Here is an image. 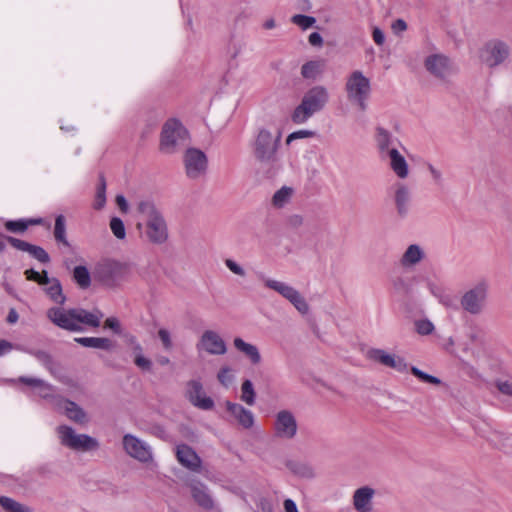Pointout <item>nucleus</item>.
I'll return each instance as SVG.
<instances>
[{"label": "nucleus", "mask_w": 512, "mask_h": 512, "mask_svg": "<svg viewBox=\"0 0 512 512\" xmlns=\"http://www.w3.org/2000/svg\"><path fill=\"white\" fill-rule=\"evenodd\" d=\"M425 258L423 248L417 244H411L407 247L400 258V264L404 268H411L419 264Z\"/></svg>", "instance_id": "cd10ccee"}, {"label": "nucleus", "mask_w": 512, "mask_h": 512, "mask_svg": "<svg viewBox=\"0 0 512 512\" xmlns=\"http://www.w3.org/2000/svg\"><path fill=\"white\" fill-rule=\"evenodd\" d=\"M186 399L196 408L209 411L214 408V401L207 396L200 380L192 379L186 383Z\"/></svg>", "instance_id": "2eb2a0df"}, {"label": "nucleus", "mask_w": 512, "mask_h": 512, "mask_svg": "<svg viewBox=\"0 0 512 512\" xmlns=\"http://www.w3.org/2000/svg\"><path fill=\"white\" fill-rule=\"evenodd\" d=\"M184 166L190 179H198L206 173L208 160L203 151L189 148L184 154Z\"/></svg>", "instance_id": "4468645a"}, {"label": "nucleus", "mask_w": 512, "mask_h": 512, "mask_svg": "<svg viewBox=\"0 0 512 512\" xmlns=\"http://www.w3.org/2000/svg\"><path fill=\"white\" fill-rule=\"evenodd\" d=\"M46 315L54 325L71 332H82L84 326L99 327L103 318L100 310L87 311L83 308L52 307L47 310Z\"/></svg>", "instance_id": "f03ea898"}, {"label": "nucleus", "mask_w": 512, "mask_h": 512, "mask_svg": "<svg viewBox=\"0 0 512 512\" xmlns=\"http://www.w3.org/2000/svg\"><path fill=\"white\" fill-rule=\"evenodd\" d=\"M308 40L312 46H321L323 44V38L318 32L311 33Z\"/></svg>", "instance_id": "69168bd1"}, {"label": "nucleus", "mask_w": 512, "mask_h": 512, "mask_svg": "<svg viewBox=\"0 0 512 512\" xmlns=\"http://www.w3.org/2000/svg\"><path fill=\"white\" fill-rule=\"evenodd\" d=\"M75 342L88 347L109 351L114 347V343L109 338L105 337H76Z\"/></svg>", "instance_id": "7c9ffc66"}, {"label": "nucleus", "mask_w": 512, "mask_h": 512, "mask_svg": "<svg viewBox=\"0 0 512 512\" xmlns=\"http://www.w3.org/2000/svg\"><path fill=\"white\" fill-rule=\"evenodd\" d=\"M281 138V131L273 133L267 128H260L251 142L254 160L270 176L275 175L281 168L279 155Z\"/></svg>", "instance_id": "f257e3e1"}, {"label": "nucleus", "mask_w": 512, "mask_h": 512, "mask_svg": "<svg viewBox=\"0 0 512 512\" xmlns=\"http://www.w3.org/2000/svg\"><path fill=\"white\" fill-rule=\"evenodd\" d=\"M285 512H299L296 503L292 499H286L284 501Z\"/></svg>", "instance_id": "774afa93"}, {"label": "nucleus", "mask_w": 512, "mask_h": 512, "mask_svg": "<svg viewBox=\"0 0 512 512\" xmlns=\"http://www.w3.org/2000/svg\"><path fill=\"white\" fill-rule=\"evenodd\" d=\"M345 91L349 102L357 105L361 111L367 109V101L371 93V83L362 71L355 70L350 73L345 83Z\"/></svg>", "instance_id": "423d86ee"}, {"label": "nucleus", "mask_w": 512, "mask_h": 512, "mask_svg": "<svg viewBox=\"0 0 512 512\" xmlns=\"http://www.w3.org/2000/svg\"><path fill=\"white\" fill-rule=\"evenodd\" d=\"M57 433L62 445L73 450H93L98 448V441L86 434H77L73 428L66 425H60Z\"/></svg>", "instance_id": "9b49d317"}, {"label": "nucleus", "mask_w": 512, "mask_h": 512, "mask_svg": "<svg viewBox=\"0 0 512 512\" xmlns=\"http://www.w3.org/2000/svg\"><path fill=\"white\" fill-rule=\"evenodd\" d=\"M510 52L508 43L500 39H491L481 47L479 58L487 67L494 68L508 60Z\"/></svg>", "instance_id": "1a4fd4ad"}, {"label": "nucleus", "mask_w": 512, "mask_h": 512, "mask_svg": "<svg viewBox=\"0 0 512 512\" xmlns=\"http://www.w3.org/2000/svg\"><path fill=\"white\" fill-rule=\"evenodd\" d=\"M374 489L364 486L357 489L353 495V505L358 512H370L372 510V499L374 497Z\"/></svg>", "instance_id": "393cba45"}, {"label": "nucleus", "mask_w": 512, "mask_h": 512, "mask_svg": "<svg viewBox=\"0 0 512 512\" xmlns=\"http://www.w3.org/2000/svg\"><path fill=\"white\" fill-rule=\"evenodd\" d=\"M25 276L27 280L35 281L38 284L41 285V281L44 279V271L42 273H39L35 271L34 269H28L25 271Z\"/></svg>", "instance_id": "13d9d810"}, {"label": "nucleus", "mask_w": 512, "mask_h": 512, "mask_svg": "<svg viewBox=\"0 0 512 512\" xmlns=\"http://www.w3.org/2000/svg\"><path fill=\"white\" fill-rule=\"evenodd\" d=\"M416 330L420 335H429L434 330V325L427 319L418 320L415 323Z\"/></svg>", "instance_id": "09e8293b"}, {"label": "nucleus", "mask_w": 512, "mask_h": 512, "mask_svg": "<svg viewBox=\"0 0 512 512\" xmlns=\"http://www.w3.org/2000/svg\"><path fill=\"white\" fill-rule=\"evenodd\" d=\"M495 386L501 394L512 397V380L497 379Z\"/></svg>", "instance_id": "49530a36"}, {"label": "nucleus", "mask_w": 512, "mask_h": 512, "mask_svg": "<svg viewBox=\"0 0 512 512\" xmlns=\"http://www.w3.org/2000/svg\"><path fill=\"white\" fill-rule=\"evenodd\" d=\"M21 351L27 352L30 355L34 356L49 371L53 370L54 360L48 352H46L44 350H34V349H24V348H21Z\"/></svg>", "instance_id": "c9c22d12"}, {"label": "nucleus", "mask_w": 512, "mask_h": 512, "mask_svg": "<svg viewBox=\"0 0 512 512\" xmlns=\"http://www.w3.org/2000/svg\"><path fill=\"white\" fill-rule=\"evenodd\" d=\"M0 506L6 512H32V509L8 496L0 497Z\"/></svg>", "instance_id": "72a5a7b5"}, {"label": "nucleus", "mask_w": 512, "mask_h": 512, "mask_svg": "<svg viewBox=\"0 0 512 512\" xmlns=\"http://www.w3.org/2000/svg\"><path fill=\"white\" fill-rule=\"evenodd\" d=\"M41 285H46V294L56 304L63 305L66 301V297L63 294L61 283L56 278H49L47 271L44 270V279L41 281Z\"/></svg>", "instance_id": "bb28decb"}, {"label": "nucleus", "mask_w": 512, "mask_h": 512, "mask_svg": "<svg viewBox=\"0 0 512 512\" xmlns=\"http://www.w3.org/2000/svg\"><path fill=\"white\" fill-rule=\"evenodd\" d=\"M326 69L325 59L307 61L301 67V76L307 80H316Z\"/></svg>", "instance_id": "c85d7f7f"}, {"label": "nucleus", "mask_w": 512, "mask_h": 512, "mask_svg": "<svg viewBox=\"0 0 512 512\" xmlns=\"http://www.w3.org/2000/svg\"><path fill=\"white\" fill-rule=\"evenodd\" d=\"M106 203V182L103 175L99 177V184L97 186V191L94 200V208L96 210H100L105 206Z\"/></svg>", "instance_id": "a19ab883"}, {"label": "nucleus", "mask_w": 512, "mask_h": 512, "mask_svg": "<svg viewBox=\"0 0 512 512\" xmlns=\"http://www.w3.org/2000/svg\"><path fill=\"white\" fill-rule=\"evenodd\" d=\"M191 495L194 501L205 510H212L215 508V502L209 493L207 486L202 483H195L191 485Z\"/></svg>", "instance_id": "a878e982"}, {"label": "nucleus", "mask_w": 512, "mask_h": 512, "mask_svg": "<svg viewBox=\"0 0 512 512\" xmlns=\"http://www.w3.org/2000/svg\"><path fill=\"white\" fill-rule=\"evenodd\" d=\"M393 355L394 354H389L383 349H376V348L369 349L366 353V357L369 360L380 363L386 367L388 366Z\"/></svg>", "instance_id": "4c0bfd02"}, {"label": "nucleus", "mask_w": 512, "mask_h": 512, "mask_svg": "<svg viewBox=\"0 0 512 512\" xmlns=\"http://www.w3.org/2000/svg\"><path fill=\"white\" fill-rule=\"evenodd\" d=\"M136 229L143 231L148 241L162 244L168 238V229L162 213L150 200H141L136 205Z\"/></svg>", "instance_id": "7ed1b4c3"}, {"label": "nucleus", "mask_w": 512, "mask_h": 512, "mask_svg": "<svg viewBox=\"0 0 512 512\" xmlns=\"http://www.w3.org/2000/svg\"><path fill=\"white\" fill-rule=\"evenodd\" d=\"M157 336L161 341L162 347L165 351H171L174 347L172 341V335L170 331L166 328H160L157 332Z\"/></svg>", "instance_id": "c03bdc74"}, {"label": "nucleus", "mask_w": 512, "mask_h": 512, "mask_svg": "<svg viewBox=\"0 0 512 512\" xmlns=\"http://www.w3.org/2000/svg\"><path fill=\"white\" fill-rule=\"evenodd\" d=\"M392 190L397 214L400 217L407 216L412 200L411 189L402 182H396L392 186Z\"/></svg>", "instance_id": "a211bd4d"}, {"label": "nucleus", "mask_w": 512, "mask_h": 512, "mask_svg": "<svg viewBox=\"0 0 512 512\" xmlns=\"http://www.w3.org/2000/svg\"><path fill=\"white\" fill-rule=\"evenodd\" d=\"M314 136V132L310 130H298L289 134L286 138V144L290 145L294 140L311 138Z\"/></svg>", "instance_id": "3c124183"}, {"label": "nucleus", "mask_w": 512, "mask_h": 512, "mask_svg": "<svg viewBox=\"0 0 512 512\" xmlns=\"http://www.w3.org/2000/svg\"><path fill=\"white\" fill-rule=\"evenodd\" d=\"M123 447L130 457L139 462L147 463L153 460L151 447L145 441L132 434L123 436Z\"/></svg>", "instance_id": "dca6fc26"}, {"label": "nucleus", "mask_w": 512, "mask_h": 512, "mask_svg": "<svg viewBox=\"0 0 512 512\" xmlns=\"http://www.w3.org/2000/svg\"><path fill=\"white\" fill-rule=\"evenodd\" d=\"M411 373L417 377L419 380L425 383H430L434 385H439L441 383V380L435 376L429 375L417 367H411Z\"/></svg>", "instance_id": "a18cd8bd"}, {"label": "nucleus", "mask_w": 512, "mask_h": 512, "mask_svg": "<svg viewBox=\"0 0 512 512\" xmlns=\"http://www.w3.org/2000/svg\"><path fill=\"white\" fill-rule=\"evenodd\" d=\"M198 349H203L211 355H223L227 351L224 340L214 331H205L197 346Z\"/></svg>", "instance_id": "6ab92c4d"}, {"label": "nucleus", "mask_w": 512, "mask_h": 512, "mask_svg": "<svg viewBox=\"0 0 512 512\" xmlns=\"http://www.w3.org/2000/svg\"><path fill=\"white\" fill-rule=\"evenodd\" d=\"M375 143L380 159L384 158L399 147L404 149L400 141L391 132L382 127L376 128Z\"/></svg>", "instance_id": "f3484780"}, {"label": "nucleus", "mask_w": 512, "mask_h": 512, "mask_svg": "<svg viewBox=\"0 0 512 512\" xmlns=\"http://www.w3.org/2000/svg\"><path fill=\"white\" fill-rule=\"evenodd\" d=\"M298 430V424L294 414L289 410H281L275 415L273 433L280 440L293 439Z\"/></svg>", "instance_id": "f8f14e48"}, {"label": "nucleus", "mask_w": 512, "mask_h": 512, "mask_svg": "<svg viewBox=\"0 0 512 512\" xmlns=\"http://www.w3.org/2000/svg\"><path fill=\"white\" fill-rule=\"evenodd\" d=\"M56 405L71 421L78 424H85L87 422L86 412L77 403L68 399L58 398Z\"/></svg>", "instance_id": "5701e85b"}, {"label": "nucleus", "mask_w": 512, "mask_h": 512, "mask_svg": "<svg viewBox=\"0 0 512 512\" xmlns=\"http://www.w3.org/2000/svg\"><path fill=\"white\" fill-rule=\"evenodd\" d=\"M131 265L115 260H103L95 269V274L106 286L114 287L126 281L131 275Z\"/></svg>", "instance_id": "0eeeda50"}, {"label": "nucleus", "mask_w": 512, "mask_h": 512, "mask_svg": "<svg viewBox=\"0 0 512 512\" xmlns=\"http://www.w3.org/2000/svg\"><path fill=\"white\" fill-rule=\"evenodd\" d=\"M259 279L264 282L265 287L276 291L288 300L301 314L308 313V303L294 287L278 280L265 278L263 274L259 275Z\"/></svg>", "instance_id": "9d476101"}, {"label": "nucleus", "mask_w": 512, "mask_h": 512, "mask_svg": "<svg viewBox=\"0 0 512 512\" xmlns=\"http://www.w3.org/2000/svg\"><path fill=\"white\" fill-rule=\"evenodd\" d=\"M330 94L323 85H315L308 89L301 102L295 107L291 114V120L294 124L300 125L306 123L313 115L322 111L328 104Z\"/></svg>", "instance_id": "20e7f679"}, {"label": "nucleus", "mask_w": 512, "mask_h": 512, "mask_svg": "<svg viewBox=\"0 0 512 512\" xmlns=\"http://www.w3.org/2000/svg\"><path fill=\"white\" fill-rule=\"evenodd\" d=\"M303 217L301 215H298V214H294V215H291L289 218H288V224L289 226H291L292 228H298L300 227L302 224H303Z\"/></svg>", "instance_id": "0e129e2a"}, {"label": "nucleus", "mask_w": 512, "mask_h": 512, "mask_svg": "<svg viewBox=\"0 0 512 512\" xmlns=\"http://www.w3.org/2000/svg\"><path fill=\"white\" fill-rule=\"evenodd\" d=\"M372 38L377 45L381 46L384 44L385 36L380 28L375 27L373 29Z\"/></svg>", "instance_id": "680f3d73"}, {"label": "nucleus", "mask_w": 512, "mask_h": 512, "mask_svg": "<svg viewBox=\"0 0 512 512\" xmlns=\"http://www.w3.org/2000/svg\"><path fill=\"white\" fill-rule=\"evenodd\" d=\"M218 381L225 387H228L232 382L231 371L228 367H223L220 369L217 375Z\"/></svg>", "instance_id": "603ef678"}, {"label": "nucleus", "mask_w": 512, "mask_h": 512, "mask_svg": "<svg viewBox=\"0 0 512 512\" xmlns=\"http://www.w3.org/2000/svg\"><path fill=\"white\" fill-rule=\"evenodd\" d=\"M489 287L488 280L482 279L468 289L460 299L463 310L472 315L481 314L487 304Z\"/></svg>", "instance_id": "6e6552de"}, {"label": "nucleus", "mask_w": 512, "mask_h": 512, "mask_svg": "<svg viewBox=\"0 0 512 512\" xmlns=\"http://www.w3.org/2000/svg\"><path fill=\"white\" fill-rule=\"evenodd\" d=\"M40 220H9L5 223L7 231L12 233H23L28 229L29 224H38Z\"/></svg>", "instance_id": "58836bf2"}, {"label": "nucleus", "mask_w": 512, "mask_h": 512, "mask_svg": "<svg viewBox=\"0 0 512 512\" xmlns=\"http://www.w3.org/2000/svg\"><path fill=\"white\" fill-rule=\"evenodd\" d=\"M37 393L42 398H52L54 396V388L49 383L41 380L39 385L35 388Z\"/></svg>", "instance_id": "de8ad7c7"}, {"label": "nucleus", "mask_w": 512, "mask_h": 512, "mask_svg": "<svg viewBox=\"0 0 512 512\" xmlns=\"http://www.w3.org/2000/svg\"><path fill=\"white\" fill-rule=\"evenodd\" d=\"M427 169L430 172L433 181L436 184H441L442 180H443L442 172L439 169H437L436 167H434L432 164H428Z\"/></svg>", "instance_id": "052dcab7"}, {"label": "nucleus", "mask_w": 512, "mask_h": 512, "mask_svg": "<svg viewBox=\"0 0 512 512\" xmlns=\"http://www.w3.org/2000/svg\"><path fill=\"white\" fill-rule=\"evenodd\" d=\"M134 363L143 371H150L152 368V361L146 358L144 355H135Z\"/></svg>", "instance_id": "864d4df0"}, {"label": "nucleus", "mask_w": 512, "mask_h": 512, "mask_svg": "<svg viewBox=\"0 0 512 512\" xmlns=\"http://www.w3.org/2000/svg\"><path fill=\"white\" fill-rule=\"evenodd\" d=\"M73 279L81 289H87L91 285V276L87 267L76 266L73 270Z\"/></svg>", "instance_id": "f704fd0d"}, {"label": "nucleus", "mask_w": 512, "mask_h": 512, "mask_svg": "<svg viewBox=\"0 0 512 512\" xmlns=\"http://www.w3.org/2000/svg\"><path fill=\"white\" fill-rule=\"evenodd\" d=\"M381 160L388 164L389 168L399 179H406L409 176V165L399 149L391 152Z\"/></svg>", "instance_id": "4be33fe9"}, {"label": "nucleus", "mask_w": 512, "mask_h": 512, "mask_svg": "<svg viewBox=\"0 0 512 512\" xmlns=\"http://www.w3.org/2000/svg\"><path fill=\"white\" fill-rule=\"evenodd\" d=\"M109 227L111 229V232L117 239H125L126 229L122 219H120L119 217H112L109 223Z\"/></svg>", "instance_id": "79ce46f5"}, {"label": "nucleus", "mask_w": 512, "mask_h": 512, "mask_svg": "<svg viewBox=\"0 0 512 512\" xmlns=\"http://www.w3.org/2000/svg\"><path fill=\"white\" fill-rule=\"evenodd\" d=\"M424 66L430 74L442 81H447L450 76L456 73L454 63L444 54L427 56Z\"/></svg>", "instance_id": "ddd939ff"}, {"label": "nucleus", "mask_w": 512, "mask_h": 512, "mask_svg": "<svg viewBox=\"0 0 512 512\" xmlns=\"http://www.w3.org/2000/svg\"><path fill=\"white\" fill-rule=\"evenodd\" d=\"M291 21L303 30L312 27L316 23V19L314 17L303 14H296L292 16Z\"/></svg>", "instance_id": "37998d69"}, {"label": "nucleus", "mask_w": 512, "mask_h": 512, "mask_svg": "<svg viewBox=\"0 0 512 512\" xmlns=\"http://www.w3.org/2000/svg\"><path fill=\"white\" fill-rule=\"evenodd\" d=\"M22 347L19 345H13L7 340H0V356L10 352L13 349L21 350Z\"/></svg>", "instance_id": "bf43d9fd"}, {"label": "nucleus", "mask_w": 512, "mask_h": 512, "mask_svg": "<svg viewBox=\"0 0 512 512\" xmlns=\"http://www.w3.org/2000/svg\"><path fill=\"white\" fill-rule=\"evenodd\" d=\"M225 265L226 267L234 274L238 275V276H245V270L243 269L242 266H240L237 262H235L234 260L232 259H226L225 260Z\"/></svg>", "instance_id": "5fc2aeb1"}, {"label": "nucleus", "mask_w": 512, "mask_h": 512, "mask_svg": "<svg viewBox=\"0 0 512 512\" xmlns=\"http://www.w3.org/2000/svg\"><path fill=\"white\" fill-rule=\"evenodd\" d=\"M286 467L291 473L301 478H312L314 477V469L306 462L289 460L286 462Z\"/></svg>", "instance_id": "2f4dec72"}, {"label": "nucleus", "mask_w": 512, "mask_h": 512, "mask_svg": "<svg viewBox=\"0 0 512 512\" xmlns=\"http://www.w3.org/2000/svg\"><path fill=\"white\" fill-rule=\"evenodd\" d=\"M392 29L395 33H398V32H403L407 29V24L404 20L402 19H397L396 21H394V23L392 24Z\"/></svg>", "instance_id": "338daca9"}, {"label": "nucleus", "mask_w": 512, "mask_h": 512, "mask_svg": "<svg viewBox=\"0 0 512 512\" xmlns=\"http://www.w3.org/2000/svg\"><path fill=\"white\" fill-rule=\"evenodd\" d=\"M4 239L15 249L29 253L32 257L41 263L45 264L50 261L49 254L40 246L30 244L24 240L12 236H4Z\"/></svg>", "instance_id": "aec40b11"}, {"label": "nucleus", "mask_w": 512, "mask_h": 512, "mask_svg": "<svg viewBox=\"0 0 512 512\" xmlns=\"http://www.w3.org/2000/svg\"><path fill=\"white\" fill-rule=\"evenodd\" d=\"M233 343L235 348L243 353L253 365H257L261 362L260 352L255 345L247 343L239 337L235 338Z\"/></svg>", "instance_id": "c756f323"}, {"label": "nucleus", "mask_w": 512, "mask_h": 512, "mask_svg": "<svg viewBox=\"0 0 512 512\" xmlns=\"http://www.w3.org/2000/svg\"><path fill=\"white\" fill-rule=\"evenodd\" d=\"M41 380L42 379H39V378L25 377V376H22L18 379L19 382H21L25 385L31 386L33 388H36L39 385Z\"/></svg>", "instance_id": "e2e57ef3"}, {"label": "nucleus", "mask_w": 512, "mask_h": 512, "mask_svg": "<svg viewBox=\"0 0 512 512\" xmlns=\"http://www.w3.org/2000/svg\"><path fill=\"white\" fill-rule=\"evenodd\" d=\"M393 287L396 291L401 293H408L411 289L410 284L402 277L394 279Z\"/></svg>", "instance_id": "6e6d98bb"}, {"label": "nucleus", "mask_w": 512, "mask_h": 512, "mask_svg": "<svg viewBox=\"0 0 512 512\" xmlns=\"http://www.w3.org/2000/svg\"><path fill=\"white\" fill-rule=\"evenodd\" d=\"M294 190L291 187L283 186L277 190L271 199L274 208L281 209L285 207L291 200Z\"/></svg>", "instance_id": "473e14b6"}, {"label": "nucleus", "mask_w": 512, "mask_h": 512, "mask_svg": "<svg viewBox=\"0 0 512 512\" xmlns=\"http://www.w3.org/2000/svg\"><path fill=\"white\" fill-rule=\"evenodd\" d=\"M104 328L111 329L114 333H121V325L116 317H109L104 322Z\"/></svg>", "instance_id": "4d7b16f0"}, {"label": "nucleus", "mask_w": 512, "mask_h": 512, "mask_svg": "<svg viewBox=\"0 0 512 512\" xmlns=\"http://www.w3.org/2000/svg\"><path fill=\"white\" fill-rule=\"evenodd\" d=\"M176 457L179 463L185 468L193 472L200 471L202 464L201 458L190 446L186 444L178 445L176 448Z\"/></svg>", "instance_id": "412c9836"}, {"label": "nucleus", "mask_w": 512, "mask_h": 512, "mask_svg": "<svg viewBox=\"0 0 512 512\" xmlns=\"http://www.w3.org/2000/svg\"><path fill=\"white\" fill-rule=\"evenodd\" d=\"M54 237L57 242L69 246V242L66 238L65 217L63 215H58L55 219Z\"/></svg>", "instance_id": "e433bc0d"}, {"label": "nucleus", "mask_w": 512, "mask_h": 512, "mask_svg": "<svg viewBox=\"0 0 512 512\" xmlns=\"http://www.w3.org/2000/svg\"><path fill=\"white\" fill-rule=\"evenodd\" d=\"M188 132L176 119H169L162 128L160 137V151L164 154H174L186 146Z\"/></svg>", "instance_id": "39448f33"}, {"label": "nucleus", "mask_w": 512, "mask_h": 512, "mask_svg": "<svg viewBox=\"0 0 512 512\" xmlns=\"http://www.w3.org/2000/svg\"><path fill=\"white\" fill-rule=\"evenodd\" d=\"M241 400L247 405L252 406L255 404L256 393L253 383L250 380H244L241 385Z\"/></svg>", "instance_id": "ea45409f"}, {"label": "nucleus", "mask_w": 512, "mask_h": 512, "mask_svg": "<svg viewBox=\"0 0 512 512\" xmlns=\"http://www.w3.org/2000/svg\"><path fill=\"white\" fill-rule=\"evenodd\" d=\"M398 372H405L408 370V364L405 362L404 358L393 355L388 366Z\"/></svg>", "instance_id": "8fccbe9b"}, {"label": "nucleus", "mask_w": 512, "mask_h": 512, "mask_svg": "<svg viewBox=\"0 0 512 512\" xmlns=\"http://www.w3.org/2000/svg\"><path fill=\"white\" fill-rule=\"evenodd\" d=\"M227 411L237 420L238 424L244 429H250L254 425L253 413L238 403L226 401Z\"/></svg>", "instance_id": "b1692460"}]
</instances>
